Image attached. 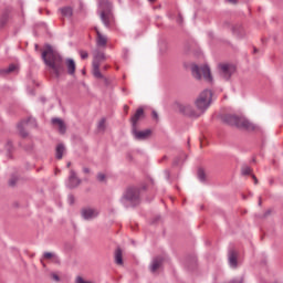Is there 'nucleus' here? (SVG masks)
I'll return each instance as SVG.
<instances>
[{"mask_svg":"<svg viewBox=\"0 0 283 283\" xmlns=\"http://www.w3.org/2000/svg\"><path fill=\"white\" fill-rule=\"evenodd\" d=\"M42 59L52 76L61 78V76L65 74V63L63 62V57L54 52L52 46H46V50L42 52Z\"/></svg>","mask_w":283,"mask_h":283,"instance_id":"nucleus-1","label":"nucleus"},{"mask_svg":"<svg viewBox=\"0 0 283 283\" xmlns=\"http://www.w3.org/2000/svg\"><path fill=\"white\" fill-rule=\"evenodd\" d=\"M99 19L107 30L116 28V18L114 17V12H112L109 0H102L99 2Z\"/></svg>","mask_w":283,"mask_h":283,"instance_id":"nucleus-2","label":"nucleus"},{"mask_svg":"<svg viewBox=\"0 0 283 283\" xmlns=\"http://www.w3.org/2000/svg\"><path fill=\"white\" fill-rule=\"evenodd\" d=\"M223 123H227V125H231L232 127H239L241 129H255V126H253V124L247 118L231 114L223 116Z\"/></svg>","mask_w":283,"mask_h":283,"instance_id":"nucleus-3","label":"nucleus"},{"mask_svg":"<svg viewBox=\"0 0 283 283\" xmlns=\"http://www.w3.org/2000/svg\"><path fill=\"white\" fill-rule=\"evenodd\" d=\"M213 97V93L209 90H205L203 92L200 93L199 97L196 99L195 105L200 113V116L207 109H209V106L211 105V98Z\"/></svg>","mask_w":283,"mask_h":283,"instance_id":"nucleus-4","label":"nucleus"},{"mask_svg":"<svg viewBox=\"0 0 283 283\" xmlns=\"http://www.w3.org/2000/svg\"><path fill=\"white\" fill-rule=\"evenodd\" d=\"M192 76L197 78V81H200V78H203L211 83L213 81V77L211 76V69H209L208 65L198 66V64H193L191 66Z\"/></svg>","mask_w":283,"mask_h":283,"instance_id":"nucleus-5","label":"nucleus"},{"mask_svg":"<svg viewBox=\"0 0 283 283\" xmlns=\"http://www.w3.org/2000/svg\"><path fill=\"white\" fill-rule=\"evenodd\" d=\"M18 132L22 138H28L29 134L25 129H30V127H36V119L29 117L28 119H23L18 124Z\"/></svg>","mask_w":283,"mask_h":283,"instance_id":"nucleus-6","label":"nucleus"},{"mask_svg":"<svg viewBox=\"0 0 283 283\" xmlns=\"http://www.w3.org/2000/svg\"><path fill=\"white\" fill-rule=\"evenodd\" d=\"M124 200L138 205L140 202V190L138 188H128L124 195Z\"/></svg>","mask_w":283,"mask_h":283,"instance_id":"nucleus-7","label":"nucleus"},{"mask_svg":"<svg viewBox=\"0 0 283 283\" xmlns=\"http://www.w3.org/2000/svg\"><path fill=\"white\" fill-rule=\"evenodd\" d=\"M179 111L181 114H185V116H190L191 118H199L200 113L199 111L193 109V106L190 104H181L179 105Z\"/></svg>","mask_w":283,"mask_h":283,"instance_id":"nucleus-8","label":"nucleus"},{"mask_svg":"<svg viewBox=\"0 0 283 283\" xmlns=\"http://www.w3.org/2000/svg\"><path fill=\"white\" fill-rule=\"evenodd\" d=\"M220 74L226 80L229 81L231 75L235 72V66L232 64H220L219 65Z\"/></svg>","mask_w":283,"mask_h":283,"instance_id":"nucleus-9","label":"nucleus"},{"mask_svg":"<svg viewBox=\"0 0 283 283\" xmlns=\"http://www.w3.org/2000/svg\"><path fill=\"white\" fill-rule=\"evenodd\" d=\"M132 132L136 140H147L151 136V129L138 130V126L133 127Z\"/></svg>","mask_w":283,"mask_h":283,"instance_id":"nucleus-10","label":"nucleus"},{"mask_svg":"<svg viewBox=\"0 0 283 283\" xmlns=\"http://www.w3.org/2000/svg\"><path fill=\"white\" fill-rule=\"evenodd\" d=\"M94 31L96 32L97 48H107V35L101 33V30H98V27H95Z\"/></svg>","mask_w":283,"mask_h":283,"instance_id":"nucleus-11","label":"nucleus"},{"mask_svg":"<svg viewBox=\"0 0 283 283\" xmlns=\"http://www.w3.org/2000/svg\"><path fill=\"white\" fill-rule=\"evenodd\" d=\"M81 213L84 220H94V218L98 217V210L94 208H83Z\"/></svg>","mask_w":283,"mask_h":283,"instance_id":"nucleus-12","label":"nucleus"},{"mask_svg":"<svg viewBox=\"0 0 283 283\" xmlns=\"http://www.w3.org/2000/svg\"><path fill=\"white\" fill-rule=\"evenodd\" d=\"M78 185H81V179L76 177V171L71 170L67 186L70 187V189H75V187H78Z\"/></svg>","mask_w":283,"mask_h":283,"instance_id":"nucleus-13","label":"nucleus"},{"mask_svg":"<svg viewBox=\"0 0 283 283\" xmlns=\"http://www.w3.org/2000/svg\"><path fill=\"white\" fill-rule=\"evenodd\" d=\"M144 116H145V111L143 108H138L136 113L133 115V117L130 118L132 128L138 127V120H140V118H143Z\"/></svg>","mask_w":283,"mask_h":283,"instance_id":"nucleus-14","label":"nucleus"},{"mask_svg":"<svg viewBox=\"0 0 283 283\" xmlns=\"http://www.w3.org/2000/svg\"><path fill=\"white\" fill-rule=\"evenodd\" d=\"M93 76H95V78H103L106 85L109 83L107 77L103 76L101 73V64H98V62H93Z\"/></svg>","mask_w":283,"mask_h":283,"instance_id":"nucleus-15","label":"nucleus"},{"mask_svg":"<svg viewBox=\"0 0 283 283\" xmlns=\"http://www.w3.org/2000/svg\"><path fill=\"white\" fill-rule=\"evenodd\" d=\"M66 72L70 76H74L76 74V62L73 59H66L65 61Z\"/></svg>","mask_w":283,"mask_h":283,"instance_id":"nucleus-16","label":"nucleus"},{"mask_svg":"<svg viewBox=\"0 0 283 283\" xmlns=\"http://www.w3.org/2000/svg\"><path fill=\"white\" fill-rule=\"evenodd\" d=\"M52 125L59 129L61 134H65L67 130V127L65 126V122L61 118H53L52 119Z\"/></svg>","mask_w":283,"mask_h":283,"instance_id":"nucleus-17","label":"nucleus"},{"mask_svg":"<svg viewBox=\"0 0 283 283\" xmlns=\"http://www.w3.org/2000/svg\"><path fill=\"white\" fill-rule=\"evenodd\" d=\"M164 259L161 256H157L153 260V263L150 265L151 273H156L160 266H163Z\"/></svg>","mask_w":283,"mask_h":283,"instance_id":"nucleus-18","label":"nucleus"},{"mask_svg":"<svg viewBox=\"0 0 283 283\" xmlns=\"http://www.w3.org/2000/svg\"><path fill=\"white\" fill-rule=\"evenodd\" d=\"M229 264L232 269L238 268V252L233 250L229 252Z\"/></svg>","mask_w":283,"mask_h":283,"instance_id":"nucleus-19","label":"nucleus"},{"mask_svg":"<svg viewBox=\"0 0 283 283\" xmlns=\"http://www.w3.org/2000/svg\"><path fill=\"white\" fill-rule=\"evenodd\" d=\"M93 56H94V60H93V63H98V65H101V62L105 61V53L101 52L99 50H95L93 52Z\"/></svg>","mask_w":283,"mask_h":283,"instance_id":"nucleus-20","label":"nucleus"},{"mask_svg":"<svg viewBox=\"0 0 283 283\" xmlns=\"http://www.w3.org/2000/svg\"><path fill=\"white\" fill-rule=\"evenodd\" d=\"M19 70V66L15 64H10L7 69H0V76H6L8 74H12V72H17Z\"/></svg>","mask_w":283,"mask_h":283,"instance_id":"nucleus-21","label":"nucleus"},{"mask_svg":"<svg viewBox=\"0 0 283 283\" xmlns=\"http://www.w3.org/2000/svg\"><path fill=\"white\" fill-rule=\"evenodd\" d=\"M60 12L65 19H71V17L74 14V9H72V7H63L60 9Z\"/></svg>","mask_w":283,"mask_h":283,"instance_id":"nucleus-22","label":"nucleus"},{"mask_svg":"<svg viewBox=\"0 0 283 283\" xmlns=\"http://www.w3.org/2000/svg\"><path fill=\"white\" fill-rule=\"evenodd\" d=\"M63 154H65V146L63 144H59L55 149V156L57 160L63 158Z\"/></svg>","mask_w":283,"mask_h":283,"instance_id":"nucleus-23","label":"nucleus"},{"mask_svg":"<svg viewBox=\"0 0 283 283\" xmlns=\"http://www.w3.org/2000/svg\"><path fill=\"white\" fill-rule=\"evenodd\" d=\"M115 262L116 264L123 265V250L120 248L115 251Z\"/></svg>","mask_w":283,"mask_h":283,"instance_id":"nucleus-24","label":"nucleus"},{"mask_svg":"<svg viewBox=\"0 0 283 283\" xmlns=\"http://www.w3.org/2000/svg\"><path fill=\"white\" fill-rule=\"evenodd\" d=\"M252 171H253V169H251V167H249V166H242V168H241L242 176H250V174Z\"/></svg>","mask_w":283,"mask_h":283,"instance_id":"nucleus-25","label":"nucleus"},{"mask_svg":"<svg viewBox=\"0 0 283 283\" xmlns=\"http://www.w3.org/2000/svg\"><path fill=\"white\" fill-rule=\"evenodd\" d=\"M198 178L201 182H205V180H207V175L205 174V170L202 168H199L198 170Z\"/></svg>","mask_w":283,"mask_h":283,"instance_id":"nucleus-26","label":"nucleus"},{"mask_svg":"<svg viewBox=\"0 0 283 283\" xmlns=\"http://www.w3.org/2000/svg\"><path fill=\"white\" fill-rule=\"evenodd\" d=\"M105 122L106 119L105 118H102L98 124H97V129L98 132H105Z\"/></svg>","mask_w":283,"mask_h":283,"instance_id":"nucleus-27","label":"nucleus"},{"mask_svg":"<svg viewBox=\"0 0 283 283\" xmlns=\"http://www.w3.org/2000/svg\"><path fill=\"white\" fill-rule=\"evenodd\" d=\"M80 56L83 61H85V59H88L90 57V53H87V51H83L81 50L80 51Z\"/></svg>","mask_w":283,"mask_h":283,"instance_id":"nucleus-28","label":"nucleus"},{"mask_svg":"<svg viewBox=\"0 0 283 283\" xmlns=\"http://www.w3.org/2000/svg\"><path fill=\"white\" fill-rule=\"evenodd\" d=\"M43 258H44V260H52V258H54V253L44 252Z\"/></svg>","mask_w":283,"mask_h":283,"instance_id":"nucleus-29","label":"nucleus"},{"mask_svg":"<svg viewBox=\"0 0 283 283\" xmlns=\"http://www.w3.org/2000/svg\"><path fill=\"white\" fill-rule=\"evenodd\" d=\"M75 283H92L91 281H85V279H83L82 276H77L75 279Z\"/></svg>","mask_w":283,"mask_h":283,"instance_id":"nucleus-30","label":"nucleus"},{"mask_svg":"<svg viewBox=\"0 0 283 283\" xmlns=\"http://www.w3.org/2000/svg\"><path fill=\"white\" fill-rule=\"evenodd\" d=\"M97 180H98L99 182H105V174L99 172V174L97 175Z\"/></svg>","mask_w":283,"mask_h":283,"instance_id":"nucleus-31","label":"nucleus"},{"mask_svg":"<svg viewBox=\"0 0 283 283\" xmlns=\"http://www.w3.org/2000/svg\"><path fill=\"white\" fill-rule=\"evenodd\" d=\"M17 177H13V178H11L10 180H9V185H10V187H14V185H17Z\"/></svg>","mask_w":283,"mask_h":283,"instance_id":"nucleus-32","label":"nucleus"},{"mask_svg":"<svg viewBox=\"0 0 283 283\" xmlns=\"http://www.w3.org/2000/svg\"><path fill=\"white\" fill-rule=\"evenodd\" d=\"M69 203L74 205V195L69 196Z\"/></svg>","mask_w":283,"mask_h":283,"instance_id":"nucleus-33","label":"nucleus"},{"mask_svg":"<svg viewBox=\"0 0 283 283\" xmlns=\"http://www.w3.org/2000/svg\"><path fill=\"white\" fill-rule=\"evenodd\" d=\"M52 277H53V280H55V282H59L61 279L59 277V275H56V274H52Z\"/></svg>","mask_w":283,"mask_h":283,"instance_id":"nucleus-34","label":"nucleus"},{"mask_svg":"<svg viewBox=\"0 0 283 283\" xmlns=\"http://www.w3.org/2000/svg\"><path fill=\"white\" fill-rule=\"evenodd\" d=\"M153 118L158 119V113L156 111H153Z\"/></svg>","mask_w":283,"mask_h":283,"instance_id":"nucleus-35","label":"nucleus"},{"mask_svg":"<svg viewBox=\"0 0 283 283\" xmlns=\"http://www.w3.org/2000/svg\"><path fill=\"white\" fill-rule=\"evenodd\" d=\"M252 178L254 180V185H258V177H255V175H252Z\"/></svg>","mask_w":283,"mask_h":283,"instance_id":"nucleus-36","label":"nucleus"},{"mask_svg":"<svg viewBox=\"0 0 283 283\" xmlns=\"http://www.w3.org/2000/svg\"><path fill=\"white\" fill-rule=\"evenodd\" d=\"M227 1L228 3H233V4L238 3V0H227Z\"/></svg>","mask_w":283,"mask_h":283,"instance_id":"nucleus-37","label":"nucleus"},{"mask_svg":"<svg viewBox=\"0 0 283 283\" xmlns=\"http://www.w3.org/2000/svg\"><path fill=\"white\" fill-rule=\"evenodd\" d=\"M83 171H84L85 174H90V168H83Z\"/></svg>","mask_w":283,"mask_h":283,"instance_id":"nucleus-38","label":"nucleus"},{"mask_svg":"<svg viewBox=\"0 0 283 283\" xmlns=\"http://www.w3.org/2000/svg\"><path fill=\"white\" fill-rule=\"evenodd\" d=\"M243 281L242 280H240V281H232V282H230V283H242Z\"/></svg>","mask_w":283,"mask_h":283,"instance_id":"nucleus-39","label":"nucleus"},{"mask_svg":"<svg viewBox=\"0 0 283 283\" xmlns=\"http://www.w3.org/2000/svg\"><path fill=\"white\" fill-rule=\"evenodd\" d=\"M71 166H72V163L69 161L67 165H66V167H71Z\"/></svg>","mask_w":283,"mask_h":283,"instance_id":"nucleus-40","label":"nucleus"},{"mask_svg":"<svg viewBox=\"0 0 283 283\" xmlns=\"http://www.w3.org/2000/svg\"><path fill=\"white\" fill-rule=\"evenodd\" d=\"M108 69H109V66H108V65H105V66H104V70H108Z\"/></svg>","mask_w":283,"mask_h":283,"instance_id":"nucleus-41","label":"nucleus"},{"mask_svg":"<svg viewBox=\"0 0 283 283\" xmlns=\"http://www.w3.org/2000/svg\"><path fill=\"white\" fill-rule=\"evenodd\" d=\"M150 3H155L156 0H148Z\"/></svg>","mask_w":283,"mask_h":283,"instance_id":"nucleus-42","label":"nucleus"},{"mask_svg":"<svg viewBox=\"0 0 283 283\" xmlns=\"http://www.w3.org/2000/svg\"><path fill=\"white\" fill-rule=\"evenodd\" d=\"M259 205H262V199L259 200Z\"/></svg>","mask_w":283,"mask_h":283,"instance_id":"nucleus-43","label":"nucleus"},{"mask_svg":"<svg viewBox=\"0 0 283 283\" xmlns=\"http://www.w3.org/2000/svg\"><path fill=\"white\" fill-rule=\"evenodd\" d=\"M258 50L254 48V54H256Z\"/></svg>","mask_w":283,"mask_h":283,"instance_id":"nucleus-44","label":"nucleus"},{"mask_svg":"<svg viewBox=\"0 0 283 283\" xmlns=\"http://www.w3.org/2000/svg\"><path fill=\"white\" fill-rule=\"evenodd\" d=\"M166 159H167V156L164 157V160H166Z\"/></svg>","mask_w":283,"mask_h":283,"instance_id":"nucleus-45","label":"nucleus"},{"mask_svg":"<svg viewBox=\"0 0 283 283\" xmlns=\"http://www.w3.org/2000/svg\"><path fill=\"white\" fill-rule=\"evenodd\" d=\"M83 74H85V71H83Z\"/></svg>","mask_w":283,"mask_h":283,"instance_id":"nucleus-46","label":"nucleus"},{"mask_svg":"<svg viewBox=\"0 0 283 283\" xmlns=\"http://www.w3.org/2000/svg\"><path fill=\"white\" fill-rule=\"evenodd\" d=\"M9 145H12V144L9 142Z\"/></svg>","mask_w":283,"mask_h":283,"instance_id":"nucleus-47","label":"nucleus"}]
</instances>
